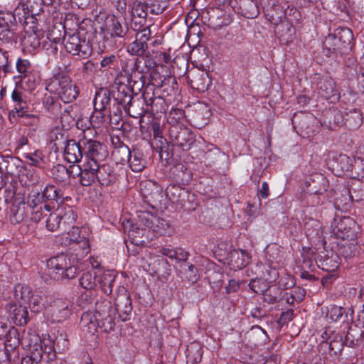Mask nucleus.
Returning a JSON list of instances; mask_svg holds the SVG:
<instances>
[{
    "mask_svg": "<svg viewBox=\"0 0 364 364\" xmlns=\"http://www.w3.org/2000/svg\"><path fill=\"white\" fill-rule=\"evenodd\" d=\"M30 0H20L18 5L14 12L0 11V40L4 43H12L16 41V26L19 23L25 28L29 26V29L34 31L36 18L32 11H30Z\"/></svg>",
    "mask_w": 364,
    "mask_h": 364,
    "instance_id": "f257e3e1",
    "label": "nucleus"
},
{
    "mask_svg": "<svg viewBox=\"0 0 364 364\" xmlns=\"http://www.w3.org/2000/svg\"><path fill=\"white\" fill-rule=\"evenodd\" d=\"M116 309L108 299H102L95 303V311L84 312L80 318V324L84 331L94 334L97 328L105 333L114 330L116 325Z\"/></svg>",
    "mask_w": 364,
    "mask_h": 364,
    "instance_id": "f03ea898",
    "label": "nucleus"
},
{
    "mask_svg": "<svg viewBox=\"0 0 364 364\" xmlns=\"http://www.w3.org/2000/svg\"><path fill=\"white\" fill-rule=\"evenodd\" d=\"M63 43L65 50L73 55H77L80 58L87 59L91 56L92 53V46L90 41L85 37H81L80 33L75 31L73 33L68 32L63 26ZM55 36V31H52L48 36L50 41H53L55 43L60 42L62 38L61 32L59 31V36Z\"/></svg>",
    "mask_w": 364,
    "mask_h": 364,
    "instance_id": "7ed1b4c3",
    "label": "nucleus"
},
{
    "mask_svg": "<svg viewBox=\"0 0 364 364\" xmlns=\"http://www.w3.org/2000/svg\"><path fill=\"white\" fill-rule=\"evenodd\" d=\"M113 95L107 87L97 89L93 99L94 111L90 116V123L94 129H98L111 121V105Z\"/></svg>",
    "mask_w": 364,
    "mask_h": 364,
    "instance_id": "20e7f679",
    "label": "nucleus"
},
{
    "mask_svg": "<svg viewBox=\"0 0 364 364\" xmlns=\"http://www.w3.org/2000/svg\"><path fill=\"white\" fill-rule=\"evenodd\" d=\"M46 90L50 93L56 94L64 103L73 102L80 93L79 87L73 83L70 78L60 73L48 80Z\"/></svg>",
    "mask_w": 364,
    "mask_h": 364,
    "instance_id": "39448f33",
    "label": "nucleus"
},
{
    "mask_svg": "<svg viewBox=\"0 0 364 364\" xmlns=\"http://www.w3.org/2000/svg\"><path fill=\"white\" fill-rule=\"evenodd\" d=\"M24 88L18 82H15V87L11 93L13 107L8 113V119L11 124H17L21 118L31 119L36 117L31 114Z\"/></svg>",
    "mask_w": 364,
    "mask_h": 364,
    "instance_id": "423d86ee",
    "label": "nucleus"
},
{
    "mask_svg": "<svg viewBox=\"0 0 364 364\" xmlns=\"http://www.w3.org/2000/svg\"><path fill=\"white\" fill-rule=\"evenodd\" d=\"M49 274L55 280L71 279L76 277L77 267L68 255L60 254L47 260Z\"/></svg>",
    "mask_w": 364,
    "mask_h": 364,
    "instance_id": "0eeeda50",
    "label": "nucleus"
},
{
    "mask_svg": "<svg viewBox=\"0 0 364 364\" xmlns=\"http://www.w3.org/2000/svg\"><path fill=\"white\" fill-rule=\"evenodd\" d=\"M353 33L348 27H339L328 34L323 41V48L328 53H344L353 46Z\"/></svg>",
    "mask_w": 364,
    "mask_h": 364,
    "instance_id": "6e6552de",
    "label": "nucleus"
},
{
    "mask_svg": "<svg viewBox=\"0 0 364 364\" xmlns=\"http://www.w3.org/2000/svg\"><path fill=\"white\" fill-rule=\"evenodd\" d=\"M113 102H117L121 105L128 114L133 118H138L141 116V112H132V108L134 106V102H132L133 93L127 83L125 82V78L122 73H119L115 77L113 85Z\"/></svg>",
    "mask_w": 364,
    "mask_h": 364,
    "instance_id": "1a4fd4ad",
    "label": "nucleus"
},
{
    "mask_svg": "<svg viewBox=\"0 0 364 364\" xmlns=\"http://www.w3.org/2000/svg\"><path fill=\"white\" fill-rule=\"evenodd\" d=\"M312 84L315 85L318 95L330 102L335 103L340 99L339 90L332 77L315 73L312 77Z\"/></svg>",
    "mask_w": 364,
    "mask_h": 364,
    "instance_id": "9d476101",
    "label": "nucleus"
},
{
    "mask_svg": "<svg viewBox=\"0 0 364 364\" xmlns=\"http://www.w3.org/2000/svg\"><path fill=\"white\" fill-rule=\"evenodd\" d=\"M315 178L306 180L304 185L306 187V203L310 206L322 205L325 197L323 193L326 191V179L323 175H318Z\"/></svg>",
    "mask_w": 364,
    "mask_h": 364,
    "instance_id": "9b49d317",
    "label": "nucleus"
},
{
    "mask_svg": "<svg viewBox=\"0 0 364 364\" xmlns=\"http://www.w3.org/2000/svg\"><path fill=\"white\" fill-rule=\"evenodd\" d=\"M359 226L350 217L344 216L334 219L333 234L339 240H355L358 238Z\"/></svg>",
    "mask_w": 364,
    "mask_h": 364,
    "instance_id": "f8f14e48",
    "label": "nucleus"
},
{
    "mask_svg": "<svg viewBox=\"0 0 364 364\" xmlns=\"http://www.w3.org/2000/svg\"><path fill=\"white\" fill-rule=\"evenodd\" d=\"M82 159L85 162H95L99 164L107 156L103 145L95 139L88 138L87 135L81 137Z\"/></svg>",
    "mask_w": 364,
    "mask_h": 364,
    "instance_id": "ddd939ff",
    "label": "nucleus"
},
{
    "mask_svg": "<svg viewBox=\"0 0 364 364\" xmlns=\"http://www.w3.org/2000/svg\"><path fill=\"white\" fill-rule=\"evenodd\" d=\"M223 6L232 10L246 18H255L259 14L257 0H223Z\"/></svg>",
    "mask_w": 364,
    "mask_h": 364,
    "instance_id": "4468645a",
    "label": "nucleus"
},
{
    "mask_svg": "<svg viewBox=\"0 0 364 364\" xmlns=\"http://www.w3.org/2000/svg\"><path fill=\"white\" fill-rule=\"evenodd\" d=\"M169 138L173 146L183 151L190 150L196 141L193 133L185 126L170 127Z\"/></svg>",
    "mask_w": 364,
    "mask_h": 364,
    "instance_id": "2eb2a0df",
    "label": "nucleus"
},
{
    "mask_svg": "<svg viewBox=\"0 0 364 364\" xmlns=\"http://www.w3.org/2000/svg\"><path fill=\"white\" fill-rule=\"evenodd\" d=\"M71 312L72 309L69 301L58 299L53 301L46 307L45 314L47 319L52 323H60L68 319L71 315Z\"/></svg>",
    "mask_w": 364,
    "mask_h": 364,
    "instance_id": "dca6fc26",
    "label": "nucleus"
},
{
    "mask_svg": "<svg viewBox=\"0 0 364 364\" xmlns=\"http://www.w3.org/2000/svg\"><path fill=\"white\" fill-rule=\"evenodd\" d=\"M114 309L118 313L119 318L122 321L130 319L132 311V300L126 287L119 286L117 289V296L114 300Z\"/></svg>",
    "mask_w": 364,
    "mask_h": 364,
    "instance_id": "f3484780",
    "label": "nucleus"
},
{
    "mask_svg": "<svg viewBox=\"0 0 364 364\" xmlns=\"http://www.w3.org/2000/svg\"><path fill=\"white\" fill-rule=\"evenodd\" d=\"M364 198V189H360L358 193L353 189L351 190L343 188L341 191L335 192L333 205L336 210L341 211H347L351 205L353 200L360 201Z\"/></svg>",
    "mask_w": 364,
    "mask_h": 364,
    "instance_id": "a211bd4d",
    "label": "nucleus"
},
{
    "mask_svg": "<svg viewBox=\"0 0 364 364\" xmlns=\"http://www.w3.org/2000/svg\"><path fill=\"white\" fill-rule=\"evenodd\" d=\"M4 338L6 339L4 348L0 349V355L3 356V361L9 364L18 355L16 349L21 343V339L18 329L11 328L9 334Z\"/></svg>",
    "mask_w": 364,
    "mask_h": 364,
    "instance_id": "6ab92c4d",
    "label": "nucleus"
},
{
    "mask_svg": "<svg viewBox=\"0 0 364 364\" xmlns=\"http://www.w3.org/2000/svg\"><path fill=\"white\" fill-rule=\"evenodd\" d=\"M30 213L31 219L35 223H38L43 215L44 210H47L50 207V204L45 202L43 197L40 192H31L28 194L27 202Z\"/></svg>",
    "mask_w": 364,
    "mask_h": 364,
    "instance_id": "aec40b11",
    "label": "nucleus"
},
{
    "mask_svg": "<svg viewBox=\"0 0 364 364\" xmlns=\"http://www.w3.org/2000/svg\"><path fill=\"white\" fill-rule=\"evenodd\" d=\"M150 78L153 79V85L156 87V92L161 96H170L175 92L176 80L171 76H161L159 73L151 72Z\"/></svg>",
    "mask_w": 364,
    "mask_h": 364,
    "instance_id": "412c9836",
    "label": "nucleus"
},
{
    "mask_svg": "<svg viewBox=\"0 0 364 364\" xmlns=\"http://www.w3.org/2000/svg\"><path fill=\"white\" fill-rule=\"evenodd\" d=\"M262 8L267 19L272 24L278 25L286 18L284 6L277 0H262Z\"/></svg>",
    "mask_w": 364,
    "mask_h": 364,
    "instance_id": "4be33fe9",
    "label": "nucleus"
},
{
    "mask_svg": "<svg viewBox=\"0 0 364 364\" xmlns=\"http://www.w3.org/2000/svg\"><path fill=\"white\" fill-rule=\"evenodd\" d=\"M315 261L317 267L323 271L336 272L340 265L341 258L332 250H324L315 257Z\"/></svg>",
    "mask_w": 364,
    "mask_h": 364,
    "instance_id": "5701e85b",
    "label": "nucleus"
},
{
    "mask_svg": "<svg viewBox=\"0 0 364 364\" xmlns=\"http://www.w3.org/2000/svg\"><path fill=\"white\" fill-rule=\"evenodd\" d=\"M65 240H68V245H71L75 250H82V255L87 254L90 250V241L87 237L80 234L78 227L74 226L67 230Z\"/></svg>",
    "mask_w": 364,
    "mask_h": 364,
    "instance_id": "b1692460",
    "label": "nucleus"
},
{
    "mask_svg": "<svg viewBox=\"0 0 364 364\" xmlns=\"http://www.w3.org/2000/svg\"><path fill=\"white\" fill-rule=\"evenodd\" d=\"M299 129L300 135L304 138H310L318 132L321 124L318 120L311 115H304L300 117L299 122H295Z\"/></svg>",
    "mask_w": 364,
    "mask_h": 364,
    "instance_id": "393cba45",
    "label": "nucleus"
},
{
    "mask_svg": "<svg viewBox=\"0 0 364 364\" xmlns=\"http://www.w3.org/2000/svg\"><path fill=\"white\" fill-rule=\"evenodd\" d=\"M228 264L234 271L242 269L251 261L250 254L245 250H232L227 257Z\"/></svg>",
    "mask_w": 364,
    "mask_h": 364,
    "instance_id": "a878e982",
    "label": "nucleus"
},
{
    "mask_svg": "<svg viewBox=\"0 0 364 364\" xmlns=\"http://www.w3.org/2000/svg\"><path fill=\"white\" fill-rule=\"evenodd\" d=\"M30 213L29 208L25 202L24 196L16 198L15 203L11 205L9 211V218L11 223L16 224L22 222Z\"/></svg>",
    "mask_w": 364,
    "mask_h": 364,
    "instance_id": "bb28decb",
    "label": "nucleus"
},
{
    "mask_svg": "<svg viewBox=\"0 0 364 364\" xmlns=\"http://www.w3.org/2000/svg\"><path fill=\"white\" fill-rule=\"evenodd\" d=\"M79 172V182L83 186H91L96 180L97 171L99 164L95 162H85L82 166H77Z\"/></svg>",
    "mask_w": 364,
    "mask_h": 364,
    "instance_id": "cd10ccee",
    "label": "nucleus"
},
{
    "mask_svg": "<svg viewBox=\"0 0 364 364\" xmlns=\"http://www.w3.org/2000/svg\"><path fill=\"white\" fill-rule=\"evenodd\" d=\"M186 81L188 85L198 92H204L208 90L211 82L208 74L200 70L189 72Z\"/></svg>",
    "mask_w": 364,
    "mask_h": 364,
    "instance_id": "c85d7f7f",
    "label": "nucleus"
},
{
    "mask_svg": "<svg viewBox=\"0 0 364 364\" xmlns=\"http://www.w3.org/2000/svg\"><path fill=\"white\" fill-rule=\"evenodd\" d=\"M81 144V138L77 141L75 139H70L63 148L65 160L70 164L80 162L82 159Z\"/></svg>",
    "mask_w": 364,
    "mask_h": 364,
    "instance_id": "c756f323",
    "label": "nucleus"
},
{
    "mask_svg": "<svg viewBox=\"0 0 364 364\" xmlns=\"http://www.w3.org/2000/svg\"><path fill=\"white\" fill-rule=\"evenodd\" d=\"M38 223H41L42 225H44L46 229L50 232L61 231L60 218L58 209L55 211H52L51 207H50L47 210H44L43 215Z\"/></svg>",
    "mask_w": 364,
    "mask_h": 364,
    "instance_id": "7c9ffc66",
    "label": "nucleus"
},
{
    "mask_svg": "<svg viewBox=\"0 0 364 364\" xmlns=\"http://www.w3.org/2000/svg\"><path fill=\"white\" fill-rule=\"evenodd\" d=\"M345 121L341 111L336 108L329 109L323 114V124L330 130H336Z\"/></svg>",
    "mask_w": 364,
    "mask_h": 364,
    "instance_id": "2f4dec72",
    "label": "nucleus"
},
{
    "mask_svg": "<svg viewBox=\"0 0 364 364\" xmlns=\"http://www.w3.org/2000/svg\"><path fill=\"white\" fill-rule=\"evenodd\" d=\"M58 212L60 218L61 231L65 232L75 226L77 215L73 207L67 205L58 209Z\"/></svg>",
    "mask_w": 364,
    "mask_h": 364,
    "instance_id": "473e14b6",
    "label": "nucleus"
},
{
    "mask_svg": "<svg viewBox=\"0 0 364 364\" xmlns=\"http://www.w3.org/2000/svg\"><path fill=\"white\" fill-rule=\"evenodd\" d=\"M364 341V329L357 325L349 327L342 345L348 347L360 346Z\"/></svg>",
    "mask_w": 364,
    "mask_h": 364,
    "instance_id": "72a5a7b5",
    "label": "nucleus"
},
{
    "mask_svg": "<svg viewBox=\"0 0 364 364\" xmlns=\"http://www.w3.org/2000/svg\"><path fill=\"white\" fill-rule=\"evenodd\" d=\"M105 26L107 33L112 38H124L128 31L127 23H121L114 16L107 18Z\"/></svg>",
    "mask_w": 364,
    "mask_h": 364,
    "instance_id": "f704fd0d",
    "label": "nucleus"
},
{
    "mask_svg": "<svg viewBox=\"0 0 364 364\" xmlns=\"http://www.w3.org/2000/svg\"><path fill=\"white\" fill-rule=\"evenodd\" d=\"M23 157L27 160L28 165L44 170L49 166V160L43 151L36 149L34 151L23 154Z\"/></svg>",
    "mask_w": 364,
    "mask_h": 364,
    "instance_id": "c9c22d12",
    "label": "nucleus"
},
{
    "mask_svg": "<svg viewBox=\"0 0 364 364\" xmlns=\"http://www.w3.org/2000/svg\"><path fill=\"white\" fill-rule=\"evenodd\" d=\"M96 179L102 186H109L114 183L116 175L112 168L108 164H99Z\"/></svg>",
    "mask_w": 364,
    "mask_h": 364,
    "instance_id": "e433bc0d",
    "label": "nucleus"
},
{
    "mask_svg": "<svg viewBox=\"0 0 364 364\" xmlns=\"http://www.w3.org/2000/svg\"><path fill=\"white\" fill-rule=\"evenodd\" d=\"M14 80L16 82H18L22 85H26V88L29 91H33L36 89L37 85L41 82V74L39 71L34 69L33 71L30 72L25 75H16L14 77Z\"/></svg>",
    "mask_w": 364,
    "mask_h": 364,
    "instance_id": "4c0bfd02",
    "label": "nucleus"
},
{
    "mask_svg": "<svg viewBox=\"0 0 364 364\" xmlns=\"http://www.w3.org/2000/svg\"><path fill=\"white\" fill-rule=\"evenodd\" d=\"M203 354V348L200 343H191L186 350V364H198L202 360Z\"/></svg>",
    "mask_w": 364,
    "mask_h": 364,
    "instance_id": "58836bf2",
    "label": "nucleus"
},
{
    "mask_svg": "<svg viewBox=\"0 0 364 364\" xmlns=\"http://www.w3.org/2000/svg\"><path fill=\"white\" fill-rule=\"evenodd\" d=\"M43 338H41L36 332L28 330V331H24L23 333L22 337L21 338V344L23 346L29 348L30 352L35 351V349L39 350V353H42L41 351V343Z\"/></svg>",
    "mask_w": 364,
    "mask_h": 364,
    "instance_id": "ea45409f",
    "label": "nucleus"
},
{
    "mask_svg": "<svg viewBox=\"0 0 364 364\" xmlns=\"http://www.w3.org/2000/svg\"><path fill=\"white\" fill-rule=\"evenodd\" d=\"M127 164H129L130 169L133 172H141L146 167V160L144 157V154L141 150L133 148L132 152Z\"/></svg>",
    "mask_w": 364,
    "mask_h": 364,
    "instance_id": "a19ab883",
    "label": "nucleus"
},
{
    "mask_svg": "<svg viewBox=\"0 0 364 364\" xmlns=\"http://www.w3.org/2000/svg\"><path fill=\"white\" fill-rule=\"evenodd\" d=\"M10 317L18 326H25L29 321L27 306L20 304L14 305L10 308Z\"/></svg>",
    "mask_w": 364,
    "mask_h": 364,
    "instance_id": "79ce46f5",
    "label": "nucleus"
},
{
    "mask_svg": "<svg viewBox=\"0 0 364 364\" xmlns=\"http://www.w3.org/2000/svg\"><path fill=\"white\" fill-rule=\"evenodd\" d=\"M338 164L343 171L353 172V169L356 170V165L361 164V174H364V160L360 157L350 159L345 154H341L338 158Z\"/></svg>",
    "mask_w": 364,
    "mask_h": 364,
    "instance_id": "37998d69",
    "label": "nucleus"
},
{
    "mask_svg": "<svg viewBox=\"0 0 364 364\" xmlns=\"http://www.w3.org/2000/svg\"><path fill=\"white\" fill-rule=\"evenodd\" d=\"M97 280L101 290L107 295L112 294L113 286L117 277V274L114 270H105L100 275Z\"/></svg>",
    "mask_w": 364,
    "mask_h": 364,
    "instance_id": "c03bdc74",
    "label": "nucleus"
},
{
    "mask_svg": "<svg viewBox=\"0 0 364 364\" xmlns=\"http://www.w3.org/2000/svg\"><path fill=\"white\" fill-rule=\"evenodd\" d=\"M45 202H50L57 204L62 203L64 201L63 193L60 189L54 185H47L41 193Z\"/></svg>",
    "mask_w": 364,
    "mask_h": 364,
    "instance_id": "a18cd8bd",
    "label": "nucleus"
},
{
    "mask_svg": "<svg viewBox=\"0 0 364 364\" xmlns=\"http://www.w3.org/2000/svg\"><path fill=\"white\" fill-rule=\"evenodd\" d=\"M145 64V62L142 60H139L138 58L134 61V65L132 68L131 73L128 74V75H124L125 78L126 83H132L134 82H136L138 80H145L146 77L144 75V70L143 66L141 65Z\"/></svg>",
    "mask_w": 364,
    "mask_h": 364,
    "instance_id": "49530a36",
    "label": "nucleus"
},
{
    "mask_svg": "<svg viewBox=\"0 0 364 364\" xmlns=\"http://www.w3.org/2000/svg\"><path fill=\"white\" fill-rule=\"evenodd\" d=\"M41 344L42 360H46L47 362H49L54 360L55 358V354L58 352L55 351L53 338L50 337V336L48 335L47 337L44 336L41 341Z\"/></svg>",
    "mask_w": 364,
    "mask_h": 364,
    "instance_id": "de8ad7c7",
    "label": "nucleus"
},
{
    "mask_svg": "<svg viewBox=\"0 0 364 364\" xmlns=\"http://www.w3.org/2000/svg\"><path fill=\"white\" fill-rule=\"evenodd\" d=\"M132 152L127 145L121 142L118 146H115L112 152V157L116 164H125Z\"/></svg>",
    "mask_w": 364,
    "mask_h": 364,
    "instance_id": "09e8293b",
    "label": "nucleus"
},
{
    "mask_svg": "<svg viewBox=\"0 0 364 364\" xmlns=\"http://www.w3.org/2000/svg\"><path fill=\"white\" fill-rule=\"evenodd\" d=\"M159 252L161 255L177 262L186 261L189 256V253L181 247H163Z\"/></svg>",
    "mask_w": 364,
    "mask_h": 364,
    "instance_id": "8fccbe9b",
    "label": "nucleus"
},
{
    "mask_svg": "<svg viewBox=\"0 0 364 364\" xmlns=\"http://www.w3.org/2000/svg\"><path fill=\"white\" fill-rule=\"evenodd\" d=\"M48 302V296L41 292L35 291L31 300L28 303V306L32 312H40L43 309L46 311V304Z\"/></svg>",
    "mask_w": 364,
    "mask_h": 364,
    "instance_id": "3c124183",
    "label": "nucleus"
},
{
    "mask_svg": "<svg viewBox=\"0 0 364 364\" xmlns=\"http://www.w3.org/2000/svg\"><path fill=\"white\" fill-rule=\"evenodd\" d=\"M97 277L99 274L97 272H85L79 278V285L87 291H95Z\"/></svg>",
    "mask_w": 364,
    "mask_h": 364,
    "instance_id": "603ef678",
    "label": "nucleus"
},
{
    "mask_svg": "<svg viewBox=\"0 0 364 364\" xmlns=\"http://www.w3.org/2000/svg\"><path fill=\"white\" fill-rule=\"evenodd\" d=\"M69 140L67 132L61 129L55 128L50 134V143L53 144L55 150L63 149Z\"/></svg>",
    "mask_w": 364,
    "mask_h": 364,
    "instance_id": "864d4df0",
    "label": "nucleus"
},
{
    "mask_svg": "<svg viewBox=\"0 0 364 364\" xmlns=\"http://www.w3.org/2000/svg\"><path fill=\"white\" fill-rule=\"evenodd\" d=\"M168 109V104L164 96L159 95L150 104L149 108L142 109L140 112L141 115L143 113H151L153 114L158 113H164Z\"/></svg>",
    "mask_w": 364,
    "mask_h": 364,
    "instance_id": "5fc2aeb1",
    "label": "nucleus"
},
{
    "mask_svg": "<svg viewBox=\"0 0 364 364\" xmlns=\"http://www.w3.org/2000/svg\"><path fill=\"white\" fill-rule=\"evenodd\" d=\"M340 253L346 258L355 255L357 252V240H341L338 242Z\"/></svg>",
    "mask_w": 364,
    "mask_h": 364,
    "instance_id": "6e6d98bb",
    "label": "nucleus"
},
{
    "mask_svg": "<svg viewBox=\"0 0 364 364\" xmlns=\"http://www.w3.org/2000/svg\"><path fill=\"white\" fill-rule=\"evenodd\" d=\"M34 292L28 285L18 284L15 287V297L23 306L28 304Z\"/></svg>",
    "mask_w": 364,
    "mask_h": 364,
    "instance_id": "4d7b16f0",
    "label": "nucleus"
},
{
    "mask_svg": "<svg viewBox=\"0 0 364 364\" xmlns=\"http://www.w3.org/2000/svg\"><path fill=\"white\" fill-rule=\"evenodd\" d=\"M151 229L160 235L168 236L171 235L174 232L173 228L171 226L166 220L158 218L157 216H156V220H154L153 227Z\"/></svg>",
    "mask_w": 364,
    "mask_h": 364,
    "instance_id": "13d9d810",
    "label": "nucleus"
},
{
    "mask_svg": "<svg viewBox=\"0 0 364 364\" xmlns=\"http://www.w3.org/2000/svg\"><path fill=\"white\" fill-rule=\"evenodd\" d=\"M53 175L55 181L61 186L67 185L70 182L69 171L63 165H57L54 167Z\"/></svg>",
    "mask_w": 364,
    "mask_h": 364,
    "instance_id": "bf43d9fd",
    "label": "nucleus"
},
{
    "mask_svg": "<svg viewBox=\"0 0 364 364\" xmlns=\"http://www.w3.org/2000/svg\"><path fill=\"white\" fill-rule=\"evenodd\" d=\"M346 122L353 128H358L363 122V114L360 109H353L346 113Z\"/></svg>",
    "mask_w": 364,
    "mask_h": 364,
    "instance_id": "052dcab7",
    "label": "nucleus"
},
{
    "mask_svg": "<svg viewBox=\"0 0 364 364\" xmlns=\"http://www.w3.org/2000/svg\"><path fill=\"white\" fill-rule=\"evenodd\" d=\"M159 92H156V87L153 85V79L150 78V82L147 83L143 90L142 97L146 105V108H149L150 104L157 97Z\"/></svg>",
    "mask_w": 364,
    "mask_h": 364,
    "instance_id": "680f3d73",
    "label": "nucleus"
},
{
    "mask_svg": "<svg viewBox=\"0 0 364 364\" xmlns=\"http://www.w3.org/2000/svg\"><path fill=\"white\" fill-rule=\"evenodd\" d=\"M184 117L185 112L183 109L178 108L171 109L168 112L167 122L171 125V127H183L182 122Z\"/></svg>",
    "mask_w": 364,
    "mask_h": 364,
    "instance_id": "e2e57ef3",
    "label": "nucleus"
},
{
    "mask_svg": "<svg viewBox=\"0 0 364 364\" xmlns=\"http://www.w3.org/2000/svg\"><path fill=\"white\" fill-rule=\"evenodd\" d=\"M147 129L149 131L148 136L150 137L151 132H152L154 139L158 140L161 144H163L166 141L162 135V127L158 120L154 119L150 120L148 123Z\"/></svg>",
    "mask_w": 364,
    "mask_h": 364,
    "instance_id": "0e129e2a",
    "label": "nucleus"
},
{
    "mask_svg": "<svg viewBox=\"0 0 364 364\" xmlns=\"http://www.w3.org/2000/svg\"><path fill=\"white\" fill-rule=\"evenodd\" d=\"M36 28V27L35 28ZM33 33L29 34L26 36L23 41L24 50H27L29 53L34 52L40 47L41 42L38 36L35 33L36 29L33 31Z\"/></svg>",
    "mask_w": 364,
    "mask_h": 364,
    "instance_id": "69168bd1",
    "label": "nucleus"
},
{
    "mask_svg": "<svg viewBox=\"0 0 364 364\" xmlns=\"http://www.w3.org/2000/svg\"><path fill=\"white\" fill-rule=\"evenodd\" d=\"M7 166H9V168L6 173L11 176H18L23 171V161L18 157L11 156Z\"/></svg>",
    "mask_w": 364,
    "mask_h": 364,
    "instance_id": "338daca9",
    "label": "nucleus"
},
{
    "mask_svg": "<svg viewBox=\"0 0 364 364\" xmlns=\"http://www.w3.org/2000/svg\"><path fill=\"white\" fill-rule=\"evenodd\" d=\"M147 6L146 0H144V1H134L133 3L132 16L146 18L149 13V9H148Z\"/></svg>",
    "mask_w": 364,
    "mask_h": 364,
    "instance_id": "774afa93",
    "label": "nucleus"
}]
</instances>
